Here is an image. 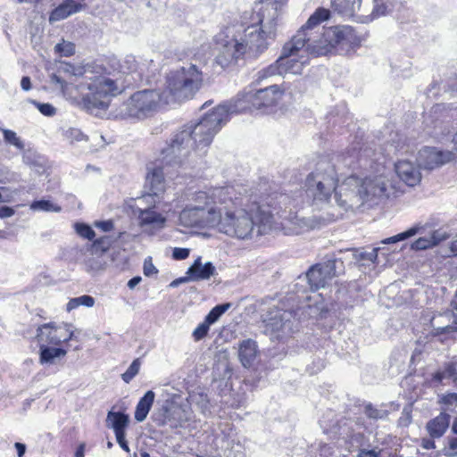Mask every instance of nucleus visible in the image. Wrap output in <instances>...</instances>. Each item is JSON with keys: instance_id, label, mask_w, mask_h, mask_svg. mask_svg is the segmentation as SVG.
Masks as SVG:
<instances>
[{"instance_id": "obj_35", "label": "nucleus", "mask_w": 457, "mask_h": 457, "mask_svg": "<svg viewBox=\"0 0 457 457\" xmlns=\"http://www.w3.org/2000/svg\"><path fill=\"white\" fill-rule=\"evenodd\" d=\"M139 56L132 54L126 55L119 63L120 72L123 74H131L137 77Z\"/></svg>"}, {"instance_id": "obj_15", "label": "nucleus", "mask_w": 457, "mask_h": 457, "mask_svg": "<svg viewBox=\"0 0 457 457\" xmlns=\"http://www.w3.org/2000/svg\"><path fill=\"white\" fill-rule=\"evenodd\" d=\"M190 418L191 411L187 405H181L170 400H166L154 414V421L159 426L167 425L171 428L185 427Z\"/></svg>"}, {"instance_id": "obj_4", "label": "nucleus", "mask_w": 457, "mask_h": 457, "mask_svg": "<svg viewBox=\"0 0 457 457\" xmlns=\"http://www.w3.org/2000/svg\"><path fill=\"white\" fill-rule=\"evenodd\" d=\"M304 187L306 195L313 201L326 202L334 193L339 205L353 208L384 195L387 182L383 175L365 176L363 179L350 175L338 187L328 188L326 183L307 176Z\"/></svg>"}, {"instance_id": "obj_10", "label": "nucleus", "mask_w": 457, "mask_h": 457, "mask_svg": "<svg viewBox=\"0 0 457 457\" xmlns=\"http://www.w3.org/2000/svg\"><path fill=\"white\" fill-rule=\"evenodd\" d=\"M328 18L329 11L319 8L298 30L303 31L305 34L304 49L307 50L308 55H326L334 51L332 42L326 40L325 30L327 28L320 26L321 21Z\"/></svg>"}, {"instance_id": "obj_34", "label": "nucleus", "mask_w": 457, "mask_h": 457, "mask_svg": "<svg viewBox=\"0 0 457 457\" xmlns=\"http://www.w3.org/2000/svg\"><path fill=\"white\" fill-rule=\"evenodd\" d=\"M425 230L424 226L420 224H416L413 227L410 228L406 231H403L402 233H399L395 236L387 237L382 241L383 244H395L403 240H405L407 238H410L417 234H421Z\"/></svg>"}, {"instance_id": "obj_14", "label": "nucleus", "mask_w": 457, "mask_h": 457, "mask_svg": "<svg viewBox=\"0 0 457 457\" xmlns=\"http://www.w3.org/2000/svg\"><path fill=\"white\" fill-rule=\"evenodd\" d=\"M149 199H154V196L147 195L137 198L136 205L133 207V213L137 216L140 228L145 233L154 235L165 228L167 219L163 214L158 212L154 206H141L143 202Z\"/></svg>"}, {"instance_id": "obj_26", "label": "nucleus", "mask_w": 457, "mask_h": 457, "mask_svg": "<svg viewBox=\"0 0 457 457\" xmlns=\"http://www.w3.org/2000/svg\"><path fill=\"white\" fill-rule=\"evenodd\" d=\"M106 427L112 428L115 436L126 434L129 423V415L120 411H110L106 417Z\"/></svg>"}, {"instance_id": "obj_36", "label": "nucleus", "mask_w": 457, "mask_h": 457, "mask_svg": "<svg viewBox=\"0 0 457 457\" xmlns=\"http://www.w3.org/2000/svg\"><path fill=\"white\" fill-rule=\"evenodd\" d=\"M29 208L34 212H60L62 211L60 205L45 199L33 201Z\"/></svg>"}, {"instance_id": "obj_3", "label": "nucleus", "mask_w": 457, "mask_h": 457, "mask_svg": "<svg viewBox=\"0 0 457 457\" xmlns=\"http://www.w3.org/2000/svg\"><path fill=\"white\" fill-rule=\"evenodd\" d=\"M222 196L218 201L213 228L237 239H248L254 232L266 234L271 228L270 214L253 212L244 207V197L233 186L220 187Z\"/></svg>"}, {"instance_id": "obj_64", "label": "nucleus", "mask_w": 457, "mask_h": 457, "mask_svg": "<svg viewBox=\"0 0 457 457\" xmlns=\"http://www.w3.org/2000/svg\"><path fill=\"white\" fill-rule=\"evenodd\" d=\"M331 450H332V447L329 445L323 444L320 445V456H327L330 453Z\"/></svg>"}, {"instance_id": "obj_59", "label": "nucleus", "mask_w": 457, "mask_h": 457, "mask_svg": "<svg viewBox=\"0 0 457 457\" xmlns=\"http://www.w3.org/2000/svg\"><path fill=\"white\" fill-rule=\"evenodd\" d=\"M358 457H379V452L375 450H361Z\"/></svg>"}, {"instance_id": "obj_29", "label": "nucleus", "mask_w": 457, "mask_h": 457, "mask_svg": "<svg viewBox=\"0 0 457 457\" xmlns=\"http://www.w3.org/2000/svg\"><path fill=\"white\" fill-rule=\"evenodd\" d=\"M450 424V415L440 413L427 424V430L430 436L440 437L444 435Z\"/></svg>"}, {"instance_id": "obj_30", "label": "nucleus", "mask_w": 457, "mask_h": 457, "mask_svg": "<svg viewBox=\"0 0 457 457\" xmlns=\"http://www.w3.org/2000/svg\"><path fill=\"white\" fill-rule=\"evenodd\" d=\"M334 11L345 17H353L361 8V0H330Z\"/></svg>"}, {"instance_id": "obj_55", "label": "nucleus", "mask_w": 457, "mask_h": 457, "mask_svg": "<svg viewBox=\"0 0 457 457\" xmlns=\"http://www.w3.org/2000/svg\"><path fill=\"white\" fill-rule=\"evenodd\" d=\"M112 220H103V221H96L95 227L100 228L104 232L111 231L113 228Z\"/></svg>"}, {"instance_id": "obj_31", "label": "nucleus", "mask_w": 457, "mask_h": 457, "mask_svg": "<svg viewBox=\"0 0 457 457\" xmlns=\"http://www.w3.org/2000/svg\"><path fill=\"white\" fill-rule=\"evenodd\" d=\"M154 392L149 390L144 395L143 397L140 398L135 411V420L137 421L142 422L146 419L154 403Z\"/></svg>"}, {"instance_id": "obj_63", "label": "nucleus", "mask_w": 457, "mask_h": 457, "mask_svg": "<svg viewBox=\"0 0 457 457\" xmlns=\"http://www.w3.org/2000/svg\"><path fill=\"white\" fill-rule=\"evenodd\" d=\"M448 445H449L450 450H452L453 452L451 454H455L456 451H457V436L449 438Z\"/></svg>"}, {"instance_id": "obj_54", "label": "nucleus", "mask_w": 457, "mask_h": 457, "mask_svg": "<svg viewBox=\"0 0 457 457\" xmlns=\"http://www.w3.org/2000/svg\"><path fill=\"white\" fill-rule=\"evenodd\" d=\"M50 82L55 86H58L63 92L66 89L67 82L62 79L60 76L56 74H52L50 76Z\"/></svg>"}, {"instance_id": "obj_28", "label": "nucleus", "mask_w": 457, "mask_h": 457, "mask_svg": "<svg viewBox=\"0 0 457 457\" xmlns=\"http://www.w3.org/2000/svg\"><path fill=\"white\" fill-rule=\"evenodd\" d=\"M66 354L67 351L62 348L52 347L47 345L40 344L39 362L42 365L54 364L57 359L63 358Z\"/></svg>"}, {"instance_id": "obj_19", "label": "nucleus", "mask_w": 457, "mask_h": 457, "mask_svg": "<svg viewBox=\"0 0 457 457\" xmlns=\"http://www.w3.org/2000/svg\"><path fill=\"white\" fill-rule=\"evenodd\" d=\"M454 158L455 154L452 151L424 146L418 153L417 162L420 168L434 170L452 162Z\"/></svg>"}, {"instance_id": "obj_56", "label": "nucleus", "mask_w": 457, "mask_h": 457, "mask_svg": "<svg viewBox=\"0 0 457 457\" xmlns=\"http://www.w3.org/2000/svg\"><path fill=\"white\" fill-rule=\"evenodd\" d=\"M12 193L7 187H0V203L10 202Z\"/></svg>"}, {"instance_id": "obj_51", "label": "nucleus", "mask_w": 457, "mask_h": 457, "mask_svg": "<svg viewBox=\"0 0 457 457\" xmlns=\"http://www.w3.org/2000/svg\"><path fill=\"white\" fill-rule=\"evenodd\" d=\"M158 272V270L153 264L151 258L145 259L144 262V274L146 277L153 276Z\"/></svg>"}, {"instance_id": "obj_47", "label": "nucleus", "mask_w": 457, "mask_h": 457, "mask_svg": "<svg viewBox=\"0 0 457 457\" xmlns=\"http://www.w3.org/2000/svg\"><path fill=\"white\" fill-rule=\"evenodd\" d=\"M210 326L205 320L200 323L192 333L194 340L197 342L204 339L209 332Z\"/></svg>"}, {"instance_id": "obj_53", "label": "nucleus", "mask_w": 457, "mask_h": 457, "mask_svg": "<svg viewBox=\"0 0 457 457\" xmlns=\"http://www.w3.org/2000/svg\"><path fill=\"white\" fill-rule=\"evenodd\" d=\"M442 403L447 406L457 407V394L451 393L442 397Z\"/></svg>"}, {"instance_id": "obj_27", "label": "nucleus", "mask_w": 457, "mask_h": 457, "mask_svg": "<svg viewBox=\"0 0 457 457\" xmlns=\"http://www.w3.org/2000/svg\"><path fill=\"white\" fill-rule=\"evenodd\" d=\"M257 345L252 339L244 340L239 345V359L244 367H250L257 357Z\"/></svg>"}, {"instance_id": "obj_52", "label": "nucleus", "mask_w": 457, "mask_h": 457, "mask_svg": "<svg viewBox=\"0 0 457 457\" xmlns=\"http://www.w3.org/2000/svg\"><path fill=\"white\" fill-rule=\"evenodd\" d=\"M189 255V249L176 247L173 249L172 257L175 260H185Z\"/></svg>"}, {"instance_id": "obj_23", "label": "nucleus", "mask_w": 457, "mask_h": 457, "mask_svg": "<svg viewBox=\"0 0 457 457\" xmlns=\"http://www.w3.org/2000/svg\"><path fill=\"white\" fill-rule=\"evenodd\" d=\"M449 237L450 234L447 231L442 228L436 229L432 231L428 236L420 237L415 240L411 244V249L416 251L426 250L437 245Z\"/></svg>"}, {"instance_id": "obj_1", "label": "nucleus", "mask_w": 457, "mask_h": 457, "mask_svg": "<svg viewBox=\"0 0 457 457\" xmlns=\"http://www.w3.org/2000/svg\"><path fill=\"white\" fill-rule=\"evenodd\" d=\"M242 21L220 28L213 41L218 50L215 62L222 69L236 65L240 60L260 57L276 40L278 18L283 0H270Z\"/></svg>"}, {"instance_id": "obj_33", "label": "nucleus", "mask_w": 457, "mask_h": 457, "mask_svg": "<svg viewBox=\"0 0 457 457\" xmlns=\"http://www.w3.org/2000/svg\"><path fill=\"white\" fill-rule=\"evenodd\" d=\"M452 380L457 386V361L446 366L444 370L437 371L433 376V382L449 384Z\"/></svg>"}, {"instance_id": "obj_61", "label": "nucleus", "mask_w": 457, "mask_h": 457, "mask_svg": "<svg viewBox=\"0 0 457 457\" xmlns=\"http://www.w3.org/2000/svg\"><path fill=\"white\" fill-rule=\"evenodd\" d=\"M191 278H190V276L188 275L187 277H181V278H179L175 280H173L170 284V287H178L179 285L182 284V283H186V282H188L190 281Z\"/></svg>"}, {"instance_id": "obj_48", "label": "nucleus", "mask_w": 457, "mask_h": 457, "mask_svg": "<svg viewBox=\"0 0 457 457\" xmlns=\"http://www.w3.org/2000/svg\"><path fill=\"white\" fill-rule=\"evenodd\" d=\"M379 248H373L370 252L364 251H356L354 253V258L356 260H368L370 262H375L378 258V252Z\"/></svg>"}, {"instance_id": "obj_9", "label": "nucleus", "mask_w": 457, "mask_h": 457, "mask_svg": "<svg viewBox=\"0 0 457 457\" xmlns=\"http://www.w3.org/2000/svg\"><path fill=\"white\" fill-rule=\"evenodd\" d=\"M203 83V73L194 64L170 71L166 77V88L162 90L169 104L194 97Z\"/></svg>"}, {"instance_id": "obj_5", "label": "nucleus", "mask_w": 457, "mask_h": 457, "mask_svg": "<svg viewBox=\"0 0 457 457\" xmlns=\"http://www.w3.org/2000/svg\"><path fill=\"white\" fill-rule=\"evenodd\" d=\"M60 70L82 79L78 88L81 92L86 89L88 91L82 98L88 110L106 109L109 106V97L119 95L124 88L118 79L112 78L105 68L96 63L83 66L64 63Z\"/></svg>"}, {"instance_id": "obj_44", "label": "nucleus", "mask_w": 457, "mask_h": 457, "mask_svg": "<svg viewBox=\"0 0 457 457\" xmlns=\"http://www.w3.org/2000/svg\"><path fill=\"white\" fill-rule=\"evenodd\" d=\"M54 50L62 56H71L75 53V45L71 42L62 41L54 46Z\"/></svg>"}, {"instance_id": "obj_60", "label": "nucleus", "mask_w": 457, "mask_h": 457, "mask_svg": "<svg viewBox=\"0 0 457 457\" xmlns=\"http://www.w3.org/2000/svg\"><path fill=\"white\" fill-rule=\"evenodd\" d=\"M21 87L23 90L29 91L31 88V81L29 77L24 76L21 80Z\"/></svg>"}, {"instance_id": "obj_32", "label": "nucleus", "mask_w": 457, "mask_h": 457, "mask_svg": "<svg viewBox=\"0 0 457 457\" xmlns=\"http://www.w3.org/2000/svg\"><path fill=\"white\" fill-rule=\"evenodd\" d=\"M157 71V65L152 58L139 56L137 77L135 80L149 79Z\"/></svg>"}, {"instance_id": "obj_22", "label": "nucleus", "mask_w": 457, "mask_h": 457, "mask_svg": "<svg viewBox=\"0 0 457 457\" xmlns=\"http://www.w3.org/2000/svg\"><path fill=\"white\" fill-rule=\"evenodd\" d=\"M236 433L228 421L221 422L215 432L213 444L218 449L228 450L233 446Z\"/></svg>"}, {"instance_id": "obj_13", "label": "nucleus", "mask_w": 457, "mask_h": 457, "mask_svg": "<svg viewBox=\"0 0 457 457\" xmlns=\"http://www.w3.org/2000/svg\"><path fill=\"white\" fill-rule=\"evenodd\" d=\"M265 332L278 340H282L295 331V313L293 311L271 309L263 320Z\"/></svg>"}, {"instance_id": "obj_8", "label": "nucleus", "mask_w": 457, "mask_h": 457, "mask_svg": "<svg viewBox=\"0 0 457 457\" xmlns=\"http://www.w3.org/2000/svg\"><path fill=\"white\" fill-rule=\"evenodd\" d=\"M220 187H212L196 192L193 203L187 204L179 213V222L184 227L213 228L218 201L222 196Z\"/></svg>"}, {"instance_id": "obj_37", "label": "nucleus", "mask_w": 457, "mask_h": 457, "mask_svg": "<svg viewBox=\"0 0 457 457\" xmlns=\"http://www.w3.org/2000/svg\"><path fill=\"white\" fill-rule=\"evenodd\" d=\"M2 132L4 140L6 144L12 145L19 151H23L25 149V144L23 140L17 135L16 132L7 129H2Z\"/></svg>"}, {"instance_id": "obj_41", "label": "nucleus", "mask_w": 457, "mask_h": 457, "mask_svg": "<svg viewBox=\"0 0 457 457\" xmlns=\"http://www.w3.org/2000/svg\"><path fill=\"white\" fill-rule=\"evenodd\" d=\"M258 75L259 79H265L274 75H284L282 66L280 65V58H278L274 63L260 71Z\"/></svg>"}, {"instance_id": "obj_62", "label": "nucleus", "mask_w": 457, "mask_h": 457, "mask_svg": "<svg viewBox=\"0 0 457 457\" xmlns=\"http://www.w3.org/2000/svg\"><path fill=\"white\" fill-rule=\"evenodd\" d=\"M142 278L139 276L133 277L128 282V287L133 289L141 282Z\"/></svg>"}, {"instance_id": "obj_2", "label": "nucleus", "mask_w": 457, "mask_h": 457, "mask_svg": "<svg viewBox=\"0 0 457 457\" xmlns=\"http://www.w3.org/2000/svg\"><path fill=\"white\" fill-rule=\"evenodd\" d=\"M284 90L278 85H272L259 90H245L237 98L218 105L205 114L195 126L188 128L176 136L175 146L185 144L183 154L187 153L194 145L192 135L200 137L199 144L210 145L215 134L228 120L233 113L251 109H262L278 104L282 99Z\"/></svg>"}, {"instance_id": "obj_6", "label": "nucleus", "mask_w": 457, "mask_h": 457, "mask_svg": "<svg viewBox=\"0 0 457 457\" xmlns=\"http://www.w3.org/2000/svg\"><path fill=\"white\" fill-rule=\"evenodd\" d=\"M196 122H190L185 126H183L179 130L174 133L173 137L170 139V142L168 145L162 150L161 155L162 159L160 160V163H151L147 166V174H146V184L150 187L151 195H158L161 192L164 190V169L168 166H182L186 163L187 159L190 156L192 152L196 148H204L207 145H201L197 142L200 139V137H195V134L192 135V138L194 140V145L188 150L187 153L183 154V147L185 144L181 145L175 146V138L176 136L185 129L188 128L195 127Z\"/></svg>"}, {"instance_id": "obj_49", "label": "nucleus", "mask_w": 457, "mask_h": 457, "mask_svg": "<svg viewBox=\"0 0 457 457\" xmlns=\"http://www.w3.org/2000/svg\"><path fill=\"white\" fill-rule=\"evenodd\" d=\"M112 240L110 237L104 236L93 242V247L96 251L106 252L112 245Z\"/></svg>"}, {"instance_id": "obj_57", "label": "nucleus", "mask_w": 457, "mask_h": 457, "mask_svg": "<svg viewBox=\"0 0 457 457\" xmlns=\"http://www.w3.org/2000/svg\"><path fill=\"white\" fill-rule=\"evenodd\" d=\"M115 436H116V441L119 444V445L120 446V448L122 450H124L125 452L129 453L130 449H129V445L125 439L126 434L118 435Z\"/></svg>"}, {"instance_id": "obj_40", "label": "nucleus", "mask_w": 457, "mask_h": 457, "mask_svg": "<svg viewBox=\"0 0 457 457\" xmlns=\"http://www.w3.org/2000/svg\"><path fill=\"white\" fill-rule=\"evenodd\" d=\"M394 7L393 0H375L372 15L374 17H379L385 15L392 11Z\"/></svg>"}, {"instance_id": "obj_17", "label": "nucleus", "mask_w": 457, "mask_h": 457, "mask_svg": "<svg viewBox=\"0 0 457 457\" xmlns=\"http://www.w3.org/2000/svg\"><path fill=\"white\" fill-rule=\"evenodd\" d=\"M343 270V262L329 257L324 262L312 266L306 273L308 282L313 290L324 287Z\"/></svg>"}, {"instance_id": "obj_43", "label": "nucleus", "mask_w": 457, "mask_h": 457, "mask_svg": "<svg viewBox=\"0 0 457 457\" xmlns=\"http://www.w3.org/2000/svg\"><path fill=\"white\" fill-rule=\"evenodd\" d=\"M365 414L373 420H385L388 416V411L383 409H377L372 404H368L365 407Z\"/></svg>"}, {"instance_id": "obj_42", "label": "nucleus", "mask_w": 457, "mask_h": 457, "mask_svg": "<svg viewBox=\"0 0 457 457\" xmlns=\"http://www.w3.org/2000/svg\"><path fill=\"white\" fill-rule=\"evenodd\" d=\"M141 362L139 359H136L129 365L128 370L122 374L121 378L124 382L129 383L139 372Z\"/></svg>"}, {"instance_id": "obj_45", "label": "nucleus", "mask_w": 457, "mask_h": 457, "mask_svg": "<svg viewBox=\"0 0 457 457\" xmlns=\"http://www.w3.org/2000/svg\"><path fill=\"white\" fill-rule=\"evenodd\" d=\"M65 138L71 144L87 140V137L79 129L75 128H70L64 132Z\"/></svg>"}, {"instance_id": "obj_39", "label": "nucleus", "mask_w": 457, "mask_h": 457, "mask_svg": "<svg viewBox=\"0 0 457 457\" xmlns=\"http://www.w3.org/2000/svg\"><path fill=\"white\" fill-rule=\"evenodd\" d=\"M230 306L231 304L229 303L216 305L206 315L204 320L210 325L214 324L220 316L230 308Z\"/></svg>"}, {"instance_id": "obj_11", "label": "nucleus", "mask_w": 457, "mask_h": 457, "mask_svg": "<svg viewBox=\"0 0 457 457\" xmlns=\"http://www.w3.org/2000/svg\"><path fill=\"white\" fill-rule=\"evenodd\" d=\"M169 100L161 89H145L134 93L124 104V115L129 118L144 120L154 115Z\"/></svg>"}, {"instance_id": "obj_7", "label": "nucleus", "mask_w": 457, "mask_h": 457, "mask_svg": "<svg viewBox=\"0 0 457 457\" xmlns=\"http://www.w3.org/2000/svg\"><path fill=\"white\" fill-rule=\"evenodd\" d=\"M370 153L371 151L367 148L361 149L353 146L346 153L337 156V164L328 157H322L317 162L314 170L308 176L326 183L328 188H336L339 180L337 170H340L341 166L352 170H368L373 169L374 162L370 159Z\"/></svg>"}, {"instance_id": "obj_58", "label": "nucleus", "mask_w": 457, "mask_h": 457, "mask_svg": "<svg viewBox=\"0 0 457 457\" xmlns=\"http://www.w3.org/2000/svg\"><path fill=\"white\" fill-rule=\"evenodd\" d=\"M14 214V210L8 206H0V218L12 217Z\"/></svg>"}, {"instance_id": "obj_25", "label": "nucleus", "mask_w": 457, "mask_h": 457, "mask_svg": "<svg viewBox=\"0 0 457 457\" xmlns=\"http://www.w3.org/2000/svg\"><path fill=\"white\" fill-rule=\"evenodd\" d=\"M215 273V267L210 262L202 263V258L199 256L194 263L188 268L187 274L190 276L192 281L204 280L210 278Z\"/></svg>"}, {"instance_id": "obj_24", "label": "nucleus", "mask_w": 457, "mask_h": 457, "mask_svg": "<svg viewBox=\"0 0 457 457\" xmlns=\"http://www.w3.org/2000/svg\"><path fill=\"white\" fill-rule=\"evenodd\" d=\"M83 4L74 0H64L57 7H55L49 15V22L54 23L56 21L64 20L69 16L80 12Z\"/></svg>"}, {"instance_id": "obj_50", "label": "nucleus", "mask_w": 457, "mask_h": 457, "mask_svg": "<svg viewBox=\"0 0 457 457\" xmlns=\"http://www.w3.org/2000/svg\"><path fill=\"white\" fill-rule=\"evenodd\" d=\"M33 104L37 107L38 111L45 116H54L56 112V109L50 104H41L33 101Z\"/></svg>"}, {"instance_id": "obj_46", "label": "nucleus", "mask_w": 457, "mask_h": 457, "mask_svg": "<svg viewBox=\"0 0 457 457\" xmlns=\"http://www.w3.org/2000/svg\"><path fill=\"white\" fill-rule=\"evenodd\" d=\"M75 230L81 237L88 240H92L96 236L92 228L85 223H76Z\"/></svg>"}, {"instance_id": "obj_18", "label": "nucleus", "mask_w": 457, "mask_h": 457, "mask_svg": "<svg viewBox=\"0 0 457 457\" xmlns=\"http://www.w3.org/2000/svg\"><path fill=\"white\" fill-rule=\"evenodd\" d=\"M71 328V324L69 323H45L37 329V338L43 345H59L73 338Z\"/></svg>"}, {"instance_id": "obj_12", "label": "nucleus", "mask_w": 457, "mask_h": 457, "mask_svg": "<svg viewBox=\"0 0 457 457\" xmlns=\"http://www.w3.org/2000/svg\"><path fill=\"white\" fill-rule=\"evenodd\" d=\"M305 39L303 31H297L284 45L279 56L284 74H301L303 67L309 63V55L306 54L307 50L304 49Z\"/></svg>"}, {"instance_id": "obj_20", "label": "nucleus", "mask_w": 457, "mask_h": 457, "mask_svg": "<svg viewBox=\"0 0 457 457\" xmlns=\"http://www.w3.org/2000/svg\"><path fill=\"white\" fill-rule=\"evenodd\" d=\"M430 322L435 335L457 332V314L453 311L433 316Z\"/></svg>"}, {"instance_id": "obj_16", "label": "nucleus", "mask_w": 457, "mask_h": 457, "mask_svg": "<svg viewBox=\"0 0 457 457\" xmlns=\"http://www.w3.org/2000/svg\"><path fill=\"white\" fill-rule=\"evenodd\" d=\"M326 40L332 42L334 51L339 54H347L361 44V38L353 27L347 25L327 28Z\"/></svg>"}, {"instance_id": "obj_21", "label": "nucleus", "mask_w": 457, "mask_h": 457, "mask_svg": "<svg viewBox=\"0 0 457 457\" xmlns=\"http://www.w3.org/2000/svg\"><path fill=\"white\" fill-rule=\"evenodd\" d=\"M395 170L401 180L410 187H414L421 180V173L418 167L409 160H399Z\"/></svg>"}, {"instance_id": "obj_38", "label": "nucleus", "mask_w": 457, "mask_h": 457, "mask_svg": "<svg viewBox=\"0 0 457 457\" xmlns=\"http://www.w3.org/2000/svg\"><path fill=\"white\" fill-rule=\"evenodd\" d=\"M95 304V299L91 295H84L79 297L70 299L66 305V310L71 312L79 306L93 307Z\"/></svg>"}]
</instances>
